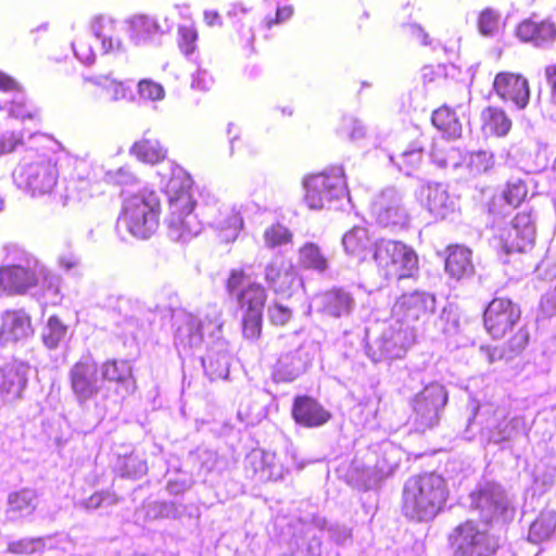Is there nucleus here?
Wrapping results in <instances>:
<instances>
[{
  "label": "nucleus",
  "instance_id": "obj_59",
  "mask_svg": "<svg viewBox=\"0 0 556 556\" xmlns=\"http://www.w3.org/2000/svg\"><path fill=\"white\" fill-rule=\"evenodd\" d=\"M413 33L421 45H430L431 40L429 38V35L420 26H414Z\"/></svg>",
  "mask_w": 556,
  "mask_h": 556
},
{
  "label": "nucleus",
  "instance_id": "obj_29",
  "mask_svg": "<svg viewBox=\"0 0 556 556\" xmlns=\"http://www.w3.org/2000/svg\"><path fill=\"white\" fill-rule=\"evenodd\" d=\"M130 154L141 163L156 165L167 157V148L155 138H141L130 147Z\"/></svg>",
  "mask_w": 556,
  "mask_h": 556
},
{
  "label": "nucleus",
  "instance_id": "obj_46",
  "mask_svg": "<svg viewBox=\"0 0 556 556\" xmlns=\"http://www.w3.org/2000/svg\"><path fill=\"white\" fill-rule=\"evenodd\" d=\"M177 43L185 55L192 54L197 49L198 31L193 26L180 25L178 27Z\"/></svg>",
  "mask_w": 556,
  "mask_h": 556
},
{
  "label": "nucleus",
  "instance_id": "obj_39",
  "mask_svg": "<svg viewBox=\"0 0 556 556\" xmlns=\"http://www.w3.org/2000/svg\"><path fill=\"white\" fill-rule=\"evenodd\" d=\"M84 90L90 96H101L113 91V98L116 99L119 93L124 96V86L121 81L109 76H100L98 78H86L84 81Z\"/></svg>",
  "mask_w": 556,
  "mask_h": 556
},
{
  "label": "nucleus",
  "instance_id": "obj_36",
  "mask_svg": "<svg viewBox=\"0 0 556 556\" xmlns=\"http://www.w3.org/2000/svg\"><path fill=\"white\" fill-rule=\"evenodd\" d=\"M556 531V513L542 511L531 523L529 539L533 543H541L554 535Z\"/></svg>",
  "mask_w": 556,
  "mask_h": 556
},
{
  "label": "nucleus",
  "instance_id": "obj_5",
  "mask_svg": "<svg viewBox=\"0 0 556 556\" xmlns=\"http://www.w3.org/2000/svg\"><path fill=\"white\" fill-rule=\"evenodd\" d=\"M161 210L162 202L157 192L143 189L124 201L119 222L134 237L147 239L159 227Z\"/></svg>",
  "mask_w": 556,
  "mask_h": 556
},
{
  "label": "nucleus",
  "instance_id": "obj_24",
  "mask_svg": "<svg viewBox=\"0 0 556 556\" xmlns=\"http://www.w3.org/2000/svg\"><path fill=\"white\" fill-rule=\"evenodd\" d=\"M374 243L369 230L361 226L353 227L342 238L345 253L357 263L367 260L369 252L372 253Z\"/></svg>",
  "mask_w": 556,
  "mask_h": 556
},
{
  "label": "nucleus",
  "instance_id": "obj_27",
  "mask_svg": "<svg viewBox=\"0 0 556 556\" xmlns=\"http://www.w3.org/2000/svg\"><path fill=\"white\" fill-rule=\"evenodd\" d=\"M100 372L104 381L114 383L117 387L128 388L135 384L132 366L127 359H106L102 363Z\"/></svg>",
  "mask_w": 556,
  "mask_h": 556
},
{
  "label": "nucleus",
  "instance_id": "obj_51",
  "mask_svg": "<svg viewBox=\"0 0 556 556\" xmlns=\"http://www.w3.org/2000/svg\"><path fill=\"white\" fill-rule=\"evenodd\" d=\"M294 9L292 5H283L276 10L275 16H267L264 18V24L267 28H271L275 25L281 24L292 17Z\"/></svg>",
  "mask_w": 556,
  "mask_h": 556
},
{
  "label": "nucleus",
  "instance_id": "obj_6",
  "mask_svg": "<svg viewBox=\"0 0 556 556\" xmlns=\"http://www.w3.org/2000/svg\"><path fill=\"white\" fill-rule=\"evenodd\" d=\"M448 542L454 556H495L501 548L500 538L489 530H480L471 519L457 525Z\"/></svg>",
  "mask_w": 556,
  "mask_h": 556
},
{
  "label": "nucleus",
  "instance_id": "obj_12",
  "mask_svg": "<svg viewBox=\"0 0 556 556\" xmlns=\"http://www.w3.org/2000/svg\"><path fill=\"white\" fill-rule=\"evenodd\" d=\"M98 372V364L90 355L81 357L71 367L70 386L79 402H87L99 393Z\"/></svg>",
  "mask_w": 556,
  "mask_h": 556
},
{
  "label": "nucleus",
  "instance_id": "obj_4",
  "mask_svg": "<svg viewBox=\"0 0 556 556\" xmlns=\"http://www.w3.org/2000/svg\"><path fill=\"white\" fill-rule=\"evenodd\" d=\"M372 261L377 274L387 281L416 279L419 273V256L415 249L395 239L375 240Z\"/></svg>",
  "mask_w": 556,
  "mask_h": 556
},
{
  "label": "nucleus",
  "instance_id": "obj_25",
  "mask_svg": "<svg viewBox=\"0 0 556 556\" xmlns=\"http://www.w3.org/2000/svg\"><path fill=\"white\" fill-rule=\"evenodd\" d=\"M247 468L263 482L281 477L277 468L276 454L265 450H253L247 456Z\"/></svg>",
  "mask_w": 556,
  "mask_h": 556
},
{
  "label": "nucleus",
  "instance_id": "obj_20",
  "mask_svg": "<svg viewBox=\"0 0 556 556\" xmlns=\"http://www.w3.org/2000/svg\"><path fill=\"white\" fill-rule=\"evenodd\" d=\"M517 37L536 48H547L556 42V22L549 18L523 20L516 28Z\"/></svg>",
  "mask_w": 556,
  "mask_h": 556
},
{
  "label": "nucleus",
  "instance_id": "obj_22",
  "mask_svg": "<svg viewBox=\"0 0 556 556\" xmlns=\"http://www.w3.org/2000/svg\"><path fill=\"white\" fill-rule=\"evenodd\" d=\"M33 333L31 319L28 314L22 309L4 312L0 326V342L2 344L24 341Z\"/></svg>",
  "mask_w": 556,
  "mask_h": 556
},
{
  "label": "nucleus",
  "instance_id": "obj_38",
  "mask_svg": "<svg viewBox=\"0 0 556 556\" xmlns=\"http://www.w3.org/2000/svg\"><path fill=\"white\" fill-rule=\"evenodd\" d=\"M353 299L342 289H331L325 294L324 307L329 315L340 317L352 308Z\"/></svg>",
  "mask_w": 556,
  "mask_h": 556
},
{
  "label": "nucleus",
  "instance_id": "obj_44",
  "mask_svg": "<svg viewBox=\"0 0 556 556\" xmlns=\"http://www.w3.org/2000/svg\"><path fill=\"white\" fill-rule=\"evenodd\" d=\"M267 318L271 326L283 328L294 318L293 309L278 301H273L267 307Z\"/></svg>",
  "mask_w": 556,
  "mask_h": 556
},
{
  "label": "nucleus",
  "instance_id": "obj_33",
  "mask_svg": "<svg viewBox=\"0 0 556 556\" xmlns=\"http://www.w3.org/2000/svg\"><path fill=\"white\" fill-rule=\"evenodd\" d=\"M298 262L303 269L324 273L329 267L327 256L320 247L314 242H306L299 248Z\"/></svg>",
  "mask_w": 556,
  "mask_h": 556
},
{
  "label": "nucleus",
  "instance_id": "obj_31",
  "mask_svg": "<svg viewBox=\"0 0 556 556\" xmlns=\"http://www.w3.org/2000/svg\"><path fill=\"white\" fill-rule=\"evenodd\" d=\"M409 215L401 205H386L376 213V223L379 227L391 232H400L409 227Z\"/></svg>",
  "mask_w": 556,
  "mask_h": 556
},
{
  "label": "nucleus",
  "instance_id": "obj_26",
  "mask_svg": "<svg viewBox=\"0 0 556 556\" xmlns=\"http://www.w3.org/2000/svg\"><path fill=\"white\" fill-rule=\"evenodd\" d=\"M219 240L225 243L233 242L243 228V218L239 212L224 207L212 222Z\"/></svg>",
  "mask_w": 556,
  "mask_h": 556
},
{
  "label": "nucleus",
  "instance_id": "obj_42",
  "mask_svg": "<svg viewBox=\"0 0 556 556\" xmlns=\"http://www.w3.org/2000/svg\"><path fill=\"white\" fill-rule=\"evenodd\" d=\"M263 239L266 248L275 249L293 242L292 231L280 223L270 225L264 230Z\"/></svg>",
  "mask_w": 556,
  "mask_h": 556
},
{
  "label": "nucleus",
  "instance_id": "obj_50",
  "mask_svg": "<svg viewBox=\"0 0 556 556\" xmlns=\"http://www.w3.org/2000/svg\"><path fill=\"white\" fill-rule=\"evenodd\" d=\"M138 92L139 94L148 100H161L164 97L163 87L149 79L140 80L138 84Z\"/></svg>",
  "mask_w": 556,
  "mask_h": 556
},
{
  "label": "nucleus",
  "instance_id": "obj_23",
  "mask_svg": "<svg viewBox=\"0 0 556 556\" xmlns=\"http://www.w3.org/2000/svg\"><path fill=\"white\" fill-rule=\"evenodd\" d=\"M126 33L135 46H148L156 42L162 28L157 20L148 14H135L126 20Z\"/></svg>",
  "mask_w": 556,
  "mask_h": 556
},
{
  "label": "nucleus",
  "instance_id": "obj_48",
  "mask_svg": "<svg viewBox=\"0 0 556 556\" xmlns=\"http://www.w3.org/2000/svg\"><path fill=\"white\" fill-rule=\"evenodd\" d=\"M544 73L549 90L545 110L549 117H554L556 116V64L547 65Z\"/></svg>",
  "mask_w": 556,
  "mask_h": 556
},
{
  "label": "nucleus",
  "instance_id": "obj_43",
  "mask_svg": "<svg viewBox=\"0 0 556 556\" xmlns=\"http://www.w3.org/2000/svg\"><path fill=\"white\" fill-rule=\"evenodd\" d=\"M66 332V325L58 316H50L42 332L43 344L48 349H55L64 339Z\"/></svg>",
  "mask_w": 556,
  "mask_h": 556
},
{
  "label": "nucleus",
  "instance_id": "obj_64",
  "mask_svg": "<svg viewBox=\"0 0 556 556\" xmlns=\"http://www.w3.org/2000/svg\"><path fill=\"white\" fill-rule=\"evenodd\" d=\"M364 16L368 18V17H369V14L365 12V13H364Z\"/></svg>",
  "mask_w": 556,
  "mask_h": 556
},
{
  "label": "nucleus",
  "instance_id": "obj_58",
  "mask_svg": "<svg viewBox=\"0 0 556 556\" xmlns=\"http://www.w3.org/2000/svg\"><path fill=\"white\" fill-rule=\"evenodd\" d=\"M105 498V494L103 492H97L89 496L87 500V506L90 508H98L101 506Z\"/></svg>",
  "mask_w": 556,
  "mask_h": 556
},
{
  "label": "nucleus",
  "instance_id": "obj_2",
  "mask_svg": "<svg viewBox=\"0 0 556 556\" xmlns=\"http://www.w3.org/2000/svg\"><path fill=\"white\" fill-rule=\"evenodd\" d=\"M193 180L184 170L173 173L167 184L168 206L165 224L167 233L177 242H189L203 229L194 213L197 200L192 193Z\"/></svg>",
  "mask_w": 556,
  "mask_h": 556
},
{
  "label": "nucleus",
  "instance_id": "obj_47",
  "mask_svg": "<svg viewBox=\"0 0 556 556\" xmlns=\"http://www.w3.org/2000/svg\"><path fill=\"white\" fill-rule=\"evenodd\" d=\"M42 544L41 538H22L7 545V552L13 555H29L37 551V545Z\"/></svg>",
  "mask_w": 556,
  "mask_h": 556
},
{
  "label": "nucleus",
  "instance_id": "obj_45",
  "mask_svg": "<svg viewBox=\"0 0 556 556\" xmlns=\"http://www.w3.org/2000/svg\"><path fill=\"white\" fill-rule=\"evenodd\" d=\"M205 374L211 380L226 379L229 374V367L225 357L219 355L208 356L203 361Z\"/></svg>",
  "mask_w": 556,
  "mask_h": 556
},
{
  "label": "nucleus",
  "instance_id": "obj_57",
  "mask_svg": "<svg viewBox=\"0 0 556 556\" xmlns=\"http://www.w3.org/2000/svg\"><path fill=\"white\" fill-rule=\"evenodd\" d=\"M188 490V485L185 481L170 480L166 484V491L172 495L182 494Z\"/></svg>",
  "mask_w": 556,
  "mask_h": 556
},
{
  "label": "nucleus",
  "instance_id": "obj_7",
  "mask_svg": "<svg viewBox=\"0 0 556 556\" xmlns=\"http://www.w3.org/2000/svg\"><path fill=\"white\" fill-rule=\"evenodd\" d=\"M304 201L312 210H321L346 193L345 175L341 168L312 174L303 182Z\"/></svg>",
  "mask_w": 556,
  "mask_h": 556
},
{
  "label": "nucleus",
  "instance_id": "obj_53",
  "mask_svg": "<svg viewBox=\"0 0 556 556\" xmlns=\"http://www.w3.org/2000/svg\"><path fill=\"white\" fill-rule=\"evenodd\" d=\"M21 143H22L21 136L14 135V134L3 135L2 137H0V153L1 154L11 153Z\"/></svg>",
  "mask_w": 556,
  "mask_h": 556
},
{
  "label": "nucleus",
  "instance_id": "obj_13",
  "mask_svg": "<svg viewBox=\"0 0 556 556\" xmlns=\"http://www.w3.org/2000/svg\"><path fill=\"white\" fill-rule=\"evenodd\" d=\"M516 327V330L501 345L484 344L480 346V353L489 364L498 361L510 362L526 352L531 340L530 331L526 325Z\"/></svg>",
  "mask_w": 556,
  "mask_h": 556
},
{
  "label": "nucleus",
  "instance_id": "obj_60",
  "mask_svg": "<svg viewBox=\"0 0 556 556\" xmlns=\"http://www.w3.org/2000/svg\"><path fill=\"white\" fill-rule=\"evenodd\" d=\"M365 136V129L357 122H354L351 129L349 130V137L351 139H359Z\"/></svg>",
  "mask_w": 556,
  "mask_h": 556
},
{
  "label": "nucleus",
  "instance_id": "obj_37",
  "mask_svg": "<svg viewBox=\"0 0 556 556\" xmlns=\"http://www.w3.org/2000/svg\"><path fill=\"white\" fill-rule=\"evenodd\" d=\"M425 148L419 140H416L409 148L404 149L397 155H392L391 161L400 170L409 175L420 166L424 159Z\"/></svg>",
  "mask_w": 556,
  "mask_h": 556
},
{
  "label": "nucleus",
  "instance_id": "obj_28",
  "mask_svg": "<svg viewBox=\"0 0 556 556\" xmlns=\"http://www.w3.org/2000/svg\"><path fill=\"white\" fill-rule=\"evenodd\" d=\"M445 270L451 277L456 279L470 276L475 270L471 251L458 244L450 247L445 260Z\"/></svg>",
  "mask_w": 556,
  "mask_h": 556
},
{
  "label": "nucleus",
  "instance_id": "obj_17",
  "mask_svg": "<svg viewBox=\"0 0 556 556\" xmlns=\"http://www.w3.org/2000/svg\"><path fill=\"white\" fill-rule=\"evenodd\" d=\"M39 276L28 266L8 264L0 266V293L5 295H23L37 287Z\"/></svg>",
  "mask_w": 556,
  "mask_h": 556
},
{
  "label": "nucleus",
  "instance_id": "obj_3",
  "mask_svg": "<svg viewBox=\"0 0 556 556\" xmlns=\"http://www.w3.org/2000/svg\"><path fill=\"white\" fill-rule=\"evenodd\" d=\"M227 293L235 298L241 312L242 336L247 340H258L263 331V314L268 300L265 286L251 281L244 268L230 269L225 281Z\"/></svg>",
  "mask_w": 556,
  "mask_h": 556
},
{
  "label": "nucleus",
  "instance_id": "obj_11",
  "mask_svg": "<svg viewBox=\"0 0 556 556\" xmlns=\"http://www.w3.org/2000/svg\"><path fill=\"white\" fill-rule=\"evenodd\" d=\"M434 302L433 296L422 291L403 293L391 308V319L406 325L425 321L433 314Z\"/></svg>",
  "mask_w": 556,
  "mask_h": 556
},
{
  "label": "nucleus",
  "instance_id": "obj_18",
  "mask_svg": "<svg viewBox=\"0 0 556 556\" xmlns=\"http://www.w3.org/2000/svg\"><path fill=\"white\" fill-rule=\"evenodd\" d=\"M264 280L276 295L290 298L300 279L291 263L274 258L264 267Z\"/></svg>",
  "mask_w": 556,
  "mask_h": 556
},
{
  "label": "nucleus",
  "instance_id": "obj_63",
  "mask_svg": "<svg viewBox=\"0 0 556 556\" xmlns=\"http://www.w3.org/2000/svg\"><path fill=\"white\" fill-rule=\"evenodd\" d=\"M553 168H554V170H556V157H555V161H554V164H553Z\"/></svg>",
  "mask_w": 556,
  "mask_h": 556
},
{
  "label": "nucleus",
  "instance_id": "obj_41",
  "mask_svg": "<svg viewBox=\"0 0 556 556\" xmlns=\"http://www.w3.org/2000/svg\"><path fill=\"white\" fill-rule=\"evenodd\" d=\"M426 205L432 214L444 216L451 206L447 191L440 185L428 186Z\"/></svg>",
  "mask_w": 556,
  "mask_h": 556
},
{
  "label": "nucleus",
  "instance_id": "obj_56",
  "mask_svg": "<svg viewBox=\"0 0 556 556\" xmlns=\"http://www.w3.org/2000/svg\"><path fill=\"white\" fill-rule=\"evenodd\" d=\"M203 18L205 24L210 27L223 25L222 16L216 10L204 11Z\"/></svg>",
  "mask_w": 556,
  "mask_h": 556
},
{
  "label": "nucleus",
  "instance_id": "obj_9",
  "mask_svg": "<svg viewBox=\"0 0 556 556\" xmlns=\"http://www.w3.org/2000/svg\"><path fill=\"white\" fill-rule=\"evenodd\" d=\"M447 392L439 383L426 386L413 399L414 422L422 431L432 429L440 421V413L447 403Z\"/></svg>",
  "mask_w": 556,
  "mask_h": 556
},
{
  "label": "nucleus",
  "instance_id": "obj_35",
  "mask_svg": "<svg viewBox=\"0 0 556 556\" xmlns=\"http://www.w3.org/2000/svg\"><path fill=\"white\" fill-rule=\"evenodd\" d=\"M471 500L475 508L481 511L496 513L505 509L502 492L492 485H485L477 490L471 495Z\"/></svg>",
  "mask_w": 556,
  "mask_h": 556
},
{
  "label": "nucleus",
  "instance_id": "obj_1",
  "mask_svg": "<svg viewBox=\"0 0 556 556\" xmlns=\"http://www.w3.org/2000/svg\"><path fill=\"white\" fill-rule=\"evenodd\" d=\"M448 497V484L442 475L434 471L417 473L403 485L401 511L412 522H429L443 511Z\"/></svg>",
  "mask_w": 556,
  "mask_h": 556
},
{
  "label": "nucleus",
  "instance_id": "obj_8",
  "mask_svg": "<svg viewBox=\"0 0 556 556\" xmlns=\"http://www.w3.org/2000/svg\"><path fill=\"white\" fill-rule=\"evenodd\" d=\"M521 314L520 306L509 298L495 296L484 308V329L492 338H502L520 324Z\"/></svg>",
  "mask_w": 556,
  "mask_h": 556
},
{
  "label": "nucleus",
  "instance_id": "obj_49",
  "mask_svg": "<svg viewBox=\"0 0 556 556\" xmlns=\"http://www.w3.org/2000/svg\"><path fill=\"white\" fill-rule=\"evenodd\" d=\"M497 26L498 16L493 10L485 9L480 13L478 27L481 34L491 35L497 29Z\"/></svg>",
  "mask_w": 556,
  "mask_h": 556
},
{
  "label": "nucleus",
  "instance_id": "obj_32",
  "mask_svg": "<svg viewBox=\"0 0 556 556\" xmlns=\"http://www.w3.org/2000/svg\"><path fill=\"white\" fill-rule=\"evenodd\" d=\"M432 125L448 138H459L463 126L455 111L446 104L435 109L431 115Z\"/></svg>",
  "mask_w": 556,
  "mask_h": 556
},
{
  "label": "nucleus",
  "instance_id": "obj_19",
  "mask_svg": "<svg viewBox=\"0 0 556 556\" xmlns=\"http://www.w3.org/2000/svg\"><path fill=\"white\" fill-rule=\"evenodd\" d=\"M527 197V184L521 179L510 180L501 193L492 195L488 203V213L493 220H501L509 214L511 208L520 206Z\"/></svg>",
  "mask_w": 556,
  "mask_h": 556
},
{
  "label": "nucleus",
  "instance_id": "obj_10",
  "mask_svg": "<svg viewBox=\"0 0 556 556\" xmlns=\"http://www.w3.org/2000/svg\"><path fill=\"white\" fill-rule=\"evenodd\" d=\"M536 227L530 211L518 212L498 239L507 253L527 252L535 243Z\"/></svg>",
  "mask_w": 556,
  "mask_h": 556
},
{
  "label": "nucleus",
  "instance_id": "obj_34",
  "mask_svg": "<svg viewBox=\"0 0 556 556\" xmlns=\"http://www.w3.org/2000/svg\"><path fill=\"white\" fill-rule=\"evenodd\" d=\"M115 20L108 14L94 15L90 21V28L93 35L101 40L102 46L106 52L114 50L115 48L121 49V41L114 42L111 34L115 29Z\"/></svg>",
  "mask_w": 556,
  "mask_h": 556
},
{
  "label": "nucleus",
  "instance_id": "obj_30",
  "mask_svg": "<svg viewBox=\"0 0 556 556\" xmlns=\"http://www.w3.org/2000/svg\"><path fill=\"white\" fill-rule=\"evenodd\" d=\"M481 129L485 135L503 137L511 128V121L502 108L489 105L480 113Z\"/></svg>",
  "mask_w": 556,
  "mask_h": 556
},
{
  "label": "nucleus",
  "instance_id": "obj_61",
  "mask_svg": "<svg viewBox=\"0 0 556 556\" xmlns=\"http://www.w3.org/2000/svg\"><path fill=\"white\" fill-rule=\"evenodd\" d=\"M242 157L253 160L257 155V149L253 144H247L241 149Z\"/></svg>",
  "mask_w": 556,
  "mask_h": 556
},
{
  "label": "nucleus",
  "instance_id": "obj_54",
  "mask_svg": "<svg viewBox=\"0 0 556 556\" xmlns=\"http://www.w3.org/2000/svg\"><path fill=\"white\" fill-rule=\"evenodd\" d=\"M21 90V85L13 77L0 71V91L11 92Z\"/></svg>",
  "mask_w": 556,
  "mask_h": 556
},
{
  "label": "nucleus",
  "instance_id": "obj_14",
  "mask_svg": "<svg viewBox=\"0 0 556 556\" xmlns=\"http://www.w3.org/2000/svg\"><path fill=\"white\" fill-rule=\"evenodd\" d=\"M22 177L33 197L51 195L58 186L56 163L51 160L31 163L23 170Z\"/></svg>",
  "mask_w": 556,
  "mask_h": 556
},
{
  "label": "nucleus",
  "instance_id": "obj_55",
  "mask_svg": "<svg viewBox=\"0 0 556 556\" xmlns=\"http://www.w3.org/2000/svg\"><path fill=\"white\" fill-rule=\"evenodd\" d=\"M470 165L477 170H479L480 167H482L483 170H488L492 167L491 156L485 152H478L471 157Z\"/></svg>",
  "mask_w": 556,
  "mask_h": 556
},
{
  "label": "nucleus",
  "instance_id": "obj_15",
  "mask_svg": "<svg viewBox=\"0 0 556 556\" xmlns=\"http://www.w3.org/2000/svg\"><path fill=\"white\" fill-rule=\"evenodd\" d=\"M493 90L500 99L514 104L517 109H525L530 100L529 81L519 73H497L493 80Z\"/></svg>",
  "mask_w": 556,
  "mask_h": 556
},
{
  "label": "nucleus",
  "instance_id": "obj_21",
  "mask_svg": "<svg viewBox=\"0 0 556 556\" xmlns=\"http://www.w3.org/2000/svg\"><path fill=\"white\" fill-rule=\"evenodd\" d=\"M27 387L26 369L22 365L9 364L0 368V403L13 404L22 399Z\"/></svg>",
  "mask_w": 556,
  "mask_h": 556
},
{
  "label": "nucleus",
  "instance_id": "obj_52",
  "mask_svg": "<svg viewBox=\"0 0 556 556\" xmlns=\"http://www.w3.org/2000/svg\"><path fill=\"white\" fill-rule=\"evenodd\" d=\"M73 50L75 55L84 63H92L96 60V52L81 40L73 43Z\"/></svg>",
  "mask_w": 556,
  "mask_h": 556
},
{
  "label": "nucleus",
  "instance_id": "obj_62",
  "mask_svg": "<svg viewBox=\"0 0 556 556\" xmlns=\"http://www.w3.org/2000/svg\"><path fill=\"white\" fill-rule=\"evenodd\" d=\"M78 263H79L78 258H76L74 256H63L60 258L61 266L66 269L76 267L78 265Z\"/></svg>",
  "mask_w": 556,
  "mask_h": 556
},
{
  "label": "nucleus",
  "instance_id": "obj_40",
  "mask_svg": "<svg viewBox=\"0 0 556 556\" xmlns=\"http://www.w3.org/2000/svg\"><path fill=\"white\" fill-rule=\"evenodd\" d=\"M36 495L33 491L23 489L9 495V511L18 516L31 515L36 509Z\"/></svg>",
  "mask_w": 556,
  "mask_h": 556
},
{
  "label": "nucleus",
  "instance_id": "obj_16",
  "mask_svg": "<svg viewBox=\"0 0 556 556\" xmlns=\"http://www.w3.org/2000/svg\"><path fill=\"white\" fill-rule=\"evenodd\" d=\"M293 421L303 428H320L332 419V414L314 396L295 395L291 406Z\"/></svg>",
  "mask_w": 556,
  "mask_h": 556
}]
</instances>
